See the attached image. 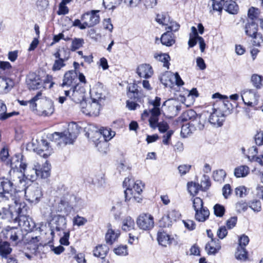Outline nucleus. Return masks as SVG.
Wrapping results in <instances>:
<instances>
[{"mask_svg":"<svg viewBox=\"0 0 263 263\" xmlns=\"http://www.w3.org/2000/svg\"><path fill=\"white\" fill-rule=\"evenodd\" d=\"M158 224L160 227H169L172 226V220L170 219L167 214H166L163 216L159 220Z\"/></svg>","mask_w":263,"mask_h":263,"instance_id":"nucleus-46","label":"nucleus"},{"mask_svg":"<svg viewBox=\"0 0 263 263\" xmlns=\"http://www.w3.org/2000/svg\"><path fill=\"white\" fill-rule=\"evenodd\" d=\"M50 170L51 165L46 161L42 166L37 164L33 167L28 168L24 176L32 182L37 178L45 179L50 175Z\"/></svg>","mask_w":263,"mask_h":263,"instance_id":"nucleus-4","label":"nucleus"},{"mask_svg":"<svg viewBox=\"0 0 263 263\" xmlns=\"http://www.w3.org/2000/svg\"><path fill=\"white\" fill-rule=\"evenodd\" d=\"M72 93L70 99L76 103H81L85 100L86 90L84 84L78 83L71 87Z\"/></svg>","mask_w":263,"mask_h":263,"instance_id":"nucleus-9","label":"nucleus"},{"mask_svg":"<svg viewBox=\"0 0 263 263\" xmlns=\"http://www.w3.org/2000/svg\"><path fill=\"white\" fill-rule=\"evenodd\" d=\"M127 96L131 100L135 102H141L143 98V94L139 90L136 91L127 92Z\"/></svg>","mask_w":263,"mask_h":263,"instance_id":"nucleus-42","label":"nucleus"},{"mask_svg":"<svg viewBox=\"0 0 263 263\" xmlns=\"http://www.w3.org/2000/svg\"><path fill=\"white\" fill-rule=\"evenodd\" d=\"M123 186L127 187L126 189L124 191V196L125 200L127 201L132 198L134 193H137V195L141 194L144 187V184L141 181L137 180L134 182V180L127 177L124 179L123 182Z\"/></svg>","mask_w":263,"mask_h":263,"instance_id":"nucleus-5","label":"nucleus"},{"mask_svg":"<svg viewBox=\"0 0 263 263\" xmlns=\"http://www.w3.org/2000/svg\"><path fill=\"white\" fill-rule=\"evenodd\" d=\"M249 238L245 234H243L239 238V247H246L249 242Z\"/></svg>","mask_w":263,"mask_h":263,"instance_id":"nucleus-63","label":"nucleus"},{"mask_svg":"<svg viewBox=\"0 0 263 263\" xmlns=\"http://www.w3.org/2000/svg\"><path fill=\"white\" fill-rule=\"evenodd\" d=\"M259 13V10L258 8L252 7L248 10V15L250 21H254L258 17Z\"/></svg>","mask_w":263,"mask_h":263,"instance_id":"nucleus-49","label":"nucleus"},{"mask_svg":"<svg viewBox=\"0 0 263 263\" xmlns=\"http://www.w3.org/2000/svg\"><path fill=\"white\" fill-rule=\"evenodd\" d=\"M13 81L8 78L4 77L0 79V93H7L14 86Z\"/></svg>","mask_w":263,"mask_h":263,"instance_id":"nucleus-21","label":"nucleus"},{"mask_svg":"<svg viewBox=\"0 0 263 263\" xmlns=\"http://www.w3.org/2000/svg\"><path fill=\"white\" fill-rule=\"evenodd\" d=\"M136 222L139 229L145 231L150 230L154 226V218L149 214H140L138 217Z\"/></svg>","mask_w":263,"mask_h":263,"instance_id":"nucleus-11","label":"nucleus"},{"mask_svg":"<svg viewBox=\"0 0 263 263\" xmlns=\"http://www.w3.org/2000/svg\"><path fill=\"white\" fill-rule=\"evenodd\" d=\"M249 203L243 202L242 200L238 202L236 204V208L238 212H245L248 209Z\"/></svg>","mask_w":263,"mask_h":263,"instance_id":"nucleus-56","label":"nucleus"},{"mask_svg":"<svg viewBox=\"0 0 263 263\" xmlns=\"http://www.w3.org/2000/svg\"><path fill=\"white\" fill-rule=\"evenodd\" d=\"M223 1V9L232 14H236L238 12L239 7L233 0H221Z\"/></svg>","mask_w":263,"mask_h":263,"instance_id":"nucleus-23","label":"nucleus"},{"mask_svg":"<svg viewBox=\"0 0 263 263\" xmlns=\"http://www.w3.org/2000/svg\"><path fill=\"white\" fill-rule=\"evenodd\" d=\"M77 251L74 248H70V253L72 255H74V258L78 263H86V261L84 255L83 253L76 254Z\"/></svg>","mask_w":263,"mask_h":263,"instance_id":"nucleus-45","label":"nucleus"},{"mask_svg":"<svg viewBox=\"0 0 263 263\" xmlns=\"http://www.w3.org/2000/svg\"><path fill=\"white\" fill-rule=\"evenodd\" d=\"M169 217L173 221H176L177 219H179L181 216V214L178 211H176L175 210H172L170 211L167 213Z\"/></svg>","mask_w":263,"mask_h":263,"instance_id":"nucleus-59","label":"nucleus"},{"mask_svg":"<svg viewBox=\"0 0 263 263\" xmlns=\"http://www.w3.org/2000/svg\"><path fill=\"white\" fill-rule=\"evenodd\" d=\"M249 167L246 165H241L234 170V175L237 178L246 177L249 173Z\"/></svg>","mask_w":263,"mask_h":263,"instance_id":"nucleus-33","label":"nucleus"},{"mask_svg":"<svg viewBox=\"0 0 263 263\" xmlns=\"http://www.w3.org/2000/svg\"><path fill=\"white\" fill-rule=\"evenodd\" d=\"M50 224L51 235H53L55 231L60 232L67 231L66 230L67 220L64 216L60 215L55 216L53 218V222L50 223Z\"/></svg>","mask_w":263,"mask_h":263,"instance_id":"nucleus-12","label":"nucleus"},{"mask_svg":"<svg viewBox=\"0 0 263 263\" xmlns=\"http://www.w3.org/2000/svg\"><path fill=\"white\" fill-rule=\"evenodd\" d=\"M258 24L254 21H248L245 28L246 34L250 37L255 35L258 33Z\"/></svg>","mask_w":263,"mask_h":263,"instance_id":"nucleus-26","label":"nucleus"},{"mask_svg":"<svg viewBox=\"0 0 263 263\" xmlns=\"http://www.w3.org/2000/svg\"><path fill=\"white\" fill-rule=\"evenodd\" d=\"M251 82L256 89H260L263 87V77L258 74H253L251 77Z\"/></svg>","mask_w":263,"mask_h":263,"instance_id":"nucleus-31","label":"nucleus"},{"mask_svg":"<svg viewBox=\"0 0 263 263\" xmlns=\"http://www.w3.org/2000/svg\"><path fill=\"white\" fill-rule=\"evenodd\" d=\"M213 210L214 215L218 217H222L226 212L224 206L219 203H217L214 206Z\"/></svg>","mask_w":263,"mask_h":263,"instance_id":"nucleus-47","label":"nucleus"},{"mask_svg":"<svg viewBox=\"0 0 263 263\" xmlns=\"http://www.w3.org/2000/svg\"><path fill=\"white\" fill-rule=\"evenodd\" d=\"M154 58L157 60L163 63V67L169 68L170 63L169 61L171 59L168 53H155Z\"/></svg>","mask_w":263,"mask_h":263,"instance_id":"nucleus-36","label":"nucleus"},{"mask_svg":"<svg viewBox=\"0 0 263 263\" xmlns=\"http://www.w3.org/2000/svg\"><path fill=\"white\" fill-rule=\"evenodd\" d=\"M210 212L206 207L195 211V218L197 221L204 222L209 218Z\"/></svg>","mask_w":263,"mask_h":263,"instance_id":"nucleus-29","label":"nucleus"},{"mask_svg":"<svg viewBox=\"0 0 263 263\" xmlns=\"http://www.w3.org/2000/svg\"><path fill=\"white\" fill-rule=\"evenodd\" d=\"M251 37L253 39L252 43L253 46H260V44L263 43V36L260 33L251 36Z\"/></svg>","mask_w":263,"mask_h":263,"instance_id":"nucleus-55","label":"nucleus"},{"mask_svg":"<svg viewBox=\"0 0 263 263\" xmlns=\"http://www.w3.org/2000/svg\"><path fill=\"white\" fill-rule=\"evenodd\" d=\"M15 112L7 113V107L4 101L0 100V119L4 120L12 116Z\"/></svg>","mask_w":263,"mask_h":263,"instance_id":"nucleus-35","label":"nucleus"},{"mask_svg":"<svg viewBox=\"0 0 263 263\" xmlns=\"http://www.w3.org/2000/svg\"><path fill=\"white\" fill-rule=\"evenodd\" d=\"M21 233L14 228L7 227L0 233V247H10V245H18L23 240L18 236Z\"/></svg>","mask_w":263,"mask_h":263,"instance_id":"nucleus-3","label":"nucleus"},{"mask_svg":"<svg viewBox=\"0 0 263 263\" xmlns=\"http://www.w3.org/2000/svg\"><path fill=\"white\" fill-rule=\"evenodd\" d=\"M22 190L25 191L26 199L31 204H36L40 202L43 197V193L41 187L38 185L26 186L23 185Z\"/></svg>","mask_w":263,"mask_h":263,"instance_id":"nucleus-7","label":"nucleus"},{"mask_svg":"<svg viewBox=\"0 0 263 263\" xmlns=\"http://www.w3.org/2000/svg\"><path fill=\"white\" fill-rule=\"evenodd\" d=\"M46 107L47 109H44L43 111V115L45 116H49L53 114L54 112V106L52 102H48L46 104Z\"/></svg>","mask_w":263,"mask_h":263,"instance_id":"nucleus-52","label":"nucleus"},{"mask_svg":"<svg viewBox=\"0 0 263 263\" xmlns=\"http://www.w3.org/2000/svg\"><path fill=\"white\" fill-rule=\"evenodd\" d=\"M53 56L57 59L54 61L52 70L53 71H59L66 66V64L65 63L66 61L61 59L60 49H58L57 52L53 54Z\"/></svg>","mask_w":263,"mask_h":263,"instance_id":"nucleus-25","label":"nucleus"},{"mask_svg":"<svg viewBox=\"0 0 263 263\" xmlns=\"http://www.w3.org/2000/svg\"><path fill=\"white\" fill-rule=\"evenodd\" d=\"M221 106L219 107L222 111H223L224 115H228L231 113L233 109V106L230 101L226 100L225 101L220 100Z\"/></svg>","mask_w":263,"mask_h":263,"instance_id":"nucleus-40","label":"nucleus"},{"mask_svg":"<svg viewBox=\"0 0 263 263\" xmlns=\"http://www.w3.org/2000/svg\"><path fill=\"white\" fill-rule=\"evenodd\" d=\"M242 100L245 97L246 100L255 101V104H258L259 95L257 90L253 89H245L241 92Z\"/></svg>","mask_w":263,"mask_h":263,"instance_id":"nucleus-20","label":"nucleus"},{"mask_svg":"<svg viewBox=\"0 0 263 263\" xmlns=\"http://www.w3.org/2000/svg\"><path fill=\"white\" fill-rule=\"evenodd\" d=\"M64 235L60 239L61 245L68 246L69 244V238L70 236V231L69 230L63 232Z\"/></svg>","mask_w":263,"mask_h":263,"instance_id":"nucleus-57","label":"nucleus"},{"mask_svg":"<svg viewBox=\"0 0 263 263\" xmlns=\"http://www.w3.org/2000/svg\"><path fill=\"white\" fill-rule=\"evenodd\" d=\"M255 143L258 146L263 145V131L257 132L254 136Z\"/></svg>","mask_w":263,"mask_h":263,"instance_id":"nucleus-60","label":"nucleus"},{"mask_svg":"<svg viewBox=\"0 0 263 263\" xmlns=\"http://www.w3.org/2000/svg\"><path fill=\"white\" fill-rule=\"evenodd\" d=\"M120 235L119 230L115 231L111 228V226L109 224L108 229L105 234V240L108 245L111 246L117 241Z\"/></svg>","mask_w":263,"mask_h":263,"instance_id":"nucleus-19","label":"nucleus"},{"mask_svg":"<svg viewBox=\"0 0 263 263\" xmlns=\"http://www.w3.org/2000/svg\"><path fill=\"white\" fill-rule=\"evenodd\" d=\"M112 131L110 128H102L99 129V131H96L95 134L97 137H99L97 139V141L102 137L103 140L109 141L115 135V134L112 135Z\"/></svg>","mask_w":263,"mask_h":263,"instance_id":"nucleus-28","label":"nucleus"},{"mask_svg":"<svg viewBox=\"0 0 263 263\" xmlns=\"http://www.w3.org/2000/svg\"><path fill=\"white\" fill-rule=\"evenodd\" d=\"M174 34L171 31H166L161 37V43L162 45L167 47L172 46L175 43Z\"/></svg>","mask_w":263,"mask_h":263,"instance_id":"nucleus-24","label":"nucleus"},{"mask_svg":"<svg viewBox=\"0 0 263 263\" xmlns=\"http://www.w3.org/2000/svg\"><path fill=\"white\" fill-rule=\"evenodd\" d=\"M82 129V127L77 123L72 122L68 125L67 130L54 132L49 136V138L52 141L58 142V145L72 144Z\"/></svg>","mask_w":263,"mask_h":263,"instance_id":"nucleus-2","label":"nucleus"},{"mask_svg":"<svg viewBox=\"0 0 263 263\" xmlns=\"http://www.w3.org/2000/svg\"><path fill=\"white\" fill-rule=\"evenodd\" d=\"M84 43V40L82 38L74 37L71 43L70 50L71 51H75L83 46Z\"/></svg>","mask_w":263,"mask_h":263,"instance_id":"nucleus-43","label":"nucleus"},{"mask_svg":"<svg viewBox=\"0 0 263 263\" xmlns=\"http://www.w3.org/2000/svg\"><path fill=\"white\" fill-rule=\"evenodd\" d=\"M187 190L190 194L193 196L196 195L199 190H201L202 185L198 183L189 182L187 184Z\"/></svg>","mask_w":263,"mask_h":263,"instance_id":"nucleus-34","label":"nucleus"},{"mask_svg":"<svg viewBox=\"0 0 263 263\" xmlns=\"http://www.w3.org/2000/svg\"><path fill=\"white\" fill-rule=\"evenodd\" d=\"M184 227L189 231H193L196 228V223L193 220L187 219L183 220Z\"/></svg>","mask_w":263,"mask_h":263,"instance_id":"nucleus-61","label":"nucleus"},{"mask_svg":"<svg viewBox=\"0 0 263 263\" xmlns=\"http://www.w3.org/2000/svg\"><path fill=\"white\" fill-rule=\"evenodd\" d=\"M78 80V73L76 70H70L66 71L64 74L63 82L60 85L61 87L72 86L77 84Z\"/></svg>","mask_w":263,"mask_h":263,"instance_id":"nucleus-15","label":"nucleus"},{"mask_svg":"<svg viewBox=\"0 0 263 263\" xmlns=\"http://www.w3.org/2000/svg\"><path fill=\"white\" fill-rule=\"evenodd\" d=\"M102 99L101 94H99L97 98L91 97L92 102L91 103H87L86 100L82 101L80 104L81 111L89 116H98L101 109L100 102Z\"/></svg>","mask_w":263,"mask_h":263,"instance_id":"nucleus-6","label":"nucleus"},{"mask_svg":"<svg viewBox=\"0 0 263 263\" xmlns=\"http://www.w3.org/2000/svg\"><path fill=\"white\" fill-rule=\"evenodd\" d=\"M35 152L41 157L47 158L52 154L53 149L46 140L42 139L39 146L35 149Z\"/></svg>","mask_w":263,"mask_h":263,"instance_id":"nucleus-16","label":"nucleus"},{"mask_svg":"<svg viewBox=\"0 0 263 263\" xmlns=\"http://www.w3.org/2000/svg\"><path fill=\"white\" fill-rule=\"evenodd\" d=\"M99 10H91L83 14L81 16L82 21L84 22L86 28L92 27L100 22Z\"/></svg>","mask_w":263,"mask_h":263,"instance_id":"nucleus-10","label":"nucleus"},{"mask_svg":"<svg viewBox=\"0 0 263 263\" xmlns=\"http://www.w3.org/2000/svg\"><path fill=\"white\" fill-rule=\"evenodd\" d=\"M226 175V172L221 169L214 171L213 174V177L215 181L222 182L224 181Z\"/></svg>","mask_w":263,"mask_h":263,"instance_id":"nucleus-44","label":"nucleus"},{"mask_svg":"<svg viewBox=\"0 0 263 263\" xmlns=\"http://www.w3.org/2000/svg\"><path fill=\"white\" fill-rule=\"evenodd\" d=\"M87 222V220L86 218L79 215H77V216L73 218V224L78 226H84Z\"/></svg>","mask_w":263,"mask_h":263,"instance_id":"nucleus-58","label":"nucleus"},{"mask_svg":"<svg viewBox=\"0 0 263 263\" xmlns=\"http://www.w3.org/2000/svg\"><path fill=\"white\" fill-rule=\"evenodd\" d=\"M69 12V9L66 6L62 3H60L59 6V10L57 11V14L59 15H65L68 14Z\"/></svg>","mask_w":263,"mask_h":263,"instance_id":"nucleus-62","label":"nucleus"},{"mask_svg":"<svg viewBox=\"0 0 263 263\" xmlns=\"http://www.w3.org/2000/svg\"><path fill=\"white\" fill-rule=\"evenodd\" d=\"M134 220L130 216L126 217L122 221V229L124 231H129L134 229Z\"/></svg>","mask_w":263,"mask_h":263,"instance_id":"nucleus-30","label":"nucleus"},{"mask_svg":"<svg viewBox=\"0 0 263 263\" xmlns=\"http://www.w3.org/2000/svg\"><path fill=\"white\" fill-rule=\"evenodd\" d=\"M157 240L159 244L162 247H166V245L176 246L177 240L173 237H171L164 231H158L157 233Z\"/></svg>","mask_w":263,"mask_h":263,"instance_id":"nucleus-17","label":"nucleus"},{"mask_svg":"<svg viewBox=\"0 0 263 263\" xmlns=\"http://www.w3.org/2000/svg\"><path fill=\"white\" fill-rule=\"evenodd\" d=\"M26 82L29 89H38L42 85L40 76L35 72H30L27 76Z\"/></svg>","mask_w":263,"mask_h":263,"instance_id":"nucleus-14","label":"nucleus"},{"mask_svg":"<svg viewBox=\"0 0 263 263\" xmlns=\"http://www.w3.org/2000/svg\"><path fill=\"white\" fill-rule=\"evenodd\" d=\"M96 146L98 148V151L103 153L106 154L108 151V144L107 141H102L99 139V141H97V139L95 141Z\"/></svg>","mask_w":263,"mask_h":263,"instance_id":"nucleus-41","label":"nucleus"},{"mask_svg":"<svg viewBox=\"0 0 263 263\" xmlns=\"http://www.w3.org/2000/svg\"><path fill=\"white\" fill-rule=\"evenodd\" d=\"M248 252L245 248H237L235 252V257L236 259L245 261L248 259Z\"/></svg>","mask_w":263,"mask_h":263,"instance_id":"nucleus-32","label":"nucleus"},{"mask_svg":"<svg viewBox=\"0 0 263 263\" xmlns=\"http://www.w3.org/2000/svg\"><path fill=\"white\" fill-rule=\"evenodd\" d=\"M169 21L170 16L166 12H162L160 14H157L156 15V21L159 24L167 25Z\"/></svg>","mask_w":263,"mask_h":263,"instance_id":"nucleus-37","label":"nucleus"},{"mask_svg":"<svg viewBox=\"0 0 263 263\" xmlns=\"http://www.w3.org/2000/svg\"><path fill=\"white\" fill-rule=\"evenodd\" d=\"M136 72L140 77L148 79L152 76L153 70L149 64H142L137 68Z\"/></svg>","mask_w":263,"mask_h":263,"instance_id":"nucleus-18","label":"nucleus"},{"mask_svg":"<svg viewBox=\"0 0 263 263\" xmlns=\"http://www.w3.org/2000/svg\"><path fill=\"white\" fill-rule=\"evenodd\" d=\"M109 251V248H95L93 254L97 257L103 259L106 256Z\"/></svg>","mask_w":263,"mask_h":263,"instance_id":"nucleus-38","label":"nucleus"},{"mask_svg":"<svg viewBox=\"0 0 263 263\" xmlns=\"http://www.w3.org/2000/svg\"><path fill=\"white\" fill-rule=\"evenodd\" d=\"M70 49L68 48H62L61 49H60V53L61 55V59L65 61H67L70 57Z\"/></svg>","mask_w":263,"mask_h":263,"instance_id":"nucleus-54","label":"nucleus"},{"mask_svg":"<svg viewBox=\"0 0 263 263\" xmlns=\"http://www.w3.org/2000/svg\"><path fill=\"white\" fill-rule=\"evenodd\" d=\"M224 113L220 108H213V111L209 118V122L210 124L217 127L221 126L224 121Z\"/></svg>","mask_w":263,"mask_h":263,"instance_id":"nucleus-13","label":"nucleus"},{"mask_svg":"<svg viewBox=\"0 0 263 263\" xmlns=\"http://www.w3.org/2000/svg\"><path fill=\"white\" fill-rule=\"evenodd\" d=\"M72 208L70 205L68 201L66 200L64 198H61L60 202L59 203L57 206V211L59 212L68 215L71 212Z\"/></svg>","mask_w":263,"mask_h":263,"instance_id":"nucleus-27","label":"nucleus"},{"mask_svg":"<svg viewBox=\"0 0 263 263\" xmlns=\"http://www.w3.org/2000/svg\"><path fill=\"white\" fill-rule=\"evenodd\" d=\"M39 249V248H24L22 253L29 260L35 258H42V254Z\"/></svg>","mask_w":263,"mask_h":263,"instance_id":"nucleus-22","label":"nucleus"},{"mask_svg":"<svg viewBox=\"0 0 263 263\" xmlns=\"http://www.w3.org/2000/svg\"><path fill=\"white\" fill-rule=\"evenodd\" d=\"M203 180H201V191L205 192L206 191L211 185V181L208 176L204 175Z\"/></svg>","mask_w":263,"mask_h":263,"instance_id":"nucleus-51","label":"nucleus"},{"mask_svg":"<svg viewBox=\"0 0 263 263\" xmlns=\"http://www.w3.org/2000/svg\"><path fill=\"white\" fill-rule=\"evenodd\" d=\"M170 72H166L165 73L162 74L159 77V80L161 83L163 84L164 86H167L168 85V81H170Z\"/></svg>","mask_w":263,"mask_h":263,"instance_id":"nucleus-64","label":"nucleus"},{"mask_svg":"<svg viewBox=\"0 0 263 263\" xmlns=\"http://www.w3.org/2000/svg\"><path fill=\"white\" fill-rule=\"evenodd\" d=\"M14 203L12 222L18 223L19 226L27 232L37 230L32 218L28 215L29 208L26 203L24 201L17 202L16 200Z\"/></svg>","mask_w":263,"mask_h":263,"instance_id":"nucleus-1","label":"nucleus"},{"mask_svg":"<svg viewBox=\"0 0 263 263\" xmlns=\"http://www.w3.org/2000/svg\"><path fill=\"white\" fill-rule=\"evenodd\" d=\"M249 206L255 212H260L261 210V202L258 200L249 202Z\"/></svg>","mask_w":263,"mask_h":263,"instance_id":"nucleus-50","label":"nucleus"},{"mask_svg":"<svg viewBox=\"0 0 263 263\" xmlns=\"http://www.w3.org/2000/svg\"><path fill=\"white\" fill-rule=\"evenodd\" d=\"M41 237L40 236H32L30 238H28L26 239L27 241H24V243H28L30 245H34V247H45L41 243H39Z\"/></svg>","mask_w":263,"mask_h":263,"instance_id":"nucleus-48","label":"nucleus"},{"mask_svg":"<svg viewBox=\"0 0 263 263\" xmlns=\"http://www.w3.org/2000/svg\"><path fill=\"white\" fill-rule=\"evenodd\" d=\"M16 192L15 186L13 183L5 177L0 178V202L9 200Z\"/></svg>","mask_w":263,"mask_h":263,"instance_id":"nucleus-8","label":"nucleus"},{"mask_svg":"<svg viewBox=\"0 0 263 263\" xmlns=\"http://www.w3.org/2000/svg\"><path fill=\"white\" fill-rule=\"evenodd\" d=\"M193 206L195 211L204 208L202 200L198 197L194 198L193 200Z\"/></svg>","mask_w":263,"mask_h":263,"instance_id":"nucleus-53","label":"nucleus"},{"mask_svg":"<svg viewBox=\"0 0 263 263\" xmlns=\"http://www.w3.org/2000/svg\"><path fill=\"white\" fill-rule=\"evenodd\" d=\"M185 120H190L192 121L200 120L201 115H198L194 110H187L184 114Z\"/></svg>","mask_w":263,"mask_h":263,"instance_id":"nucleus-39","label":"nucleus"}]
</instances>
